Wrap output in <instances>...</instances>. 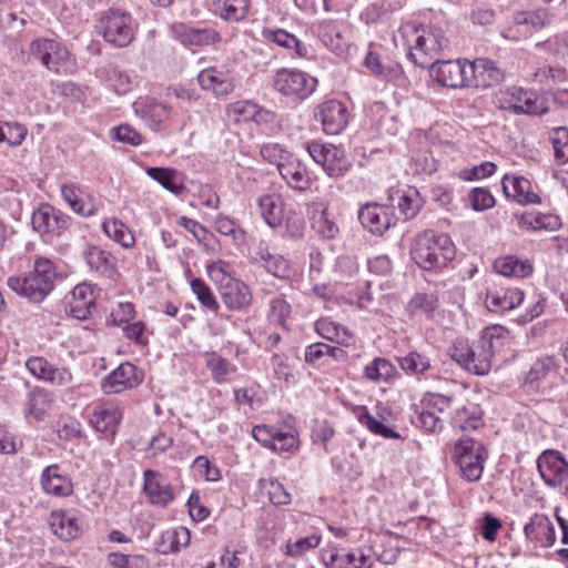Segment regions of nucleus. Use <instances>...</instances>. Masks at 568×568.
<instances>
[{"label": "nucleus", "mask_w": 568, "mask_h": 568, "mask_svg": "<svg viewBox=\"0 0 568 568\" xmlns=\"http://www.w3.org/2000/svg\"><path fill=\"white\" fill-rule=\"evenodd\" d=\"M508 339V331L503 326H490L484 329L480 338L469 344L467 339L458 338L449 347L450 358L463 368L476 375H485L490 371L491 361Z\"/></svg>", "instance_id": "1"}, {"label": "nucleus", "mask_w": 568, "mask_h": 568, "mask_svg": "<svg viewBox=\"0 0 568 568\" xmlns=\"http://www.w3.org/2000/svg\"><path fill=\"white\" fill-rule=\"evenodd\" d=\"M455 246L448 235L427 230L419 233L412 245L410 255L425 271L445 267L455 257Z\"/></svg>", "instance_id": "2"}, {"label": "nucleus", "mask_w": 568, "mask_h": 568, "mask_svg": "<svg viewBox=\"0 0 568 568\" xmlns=\"http://www.w3.org/2000/svg\"><path fill=\"white\" fill-rule=\"evenodd\" d=\"M57 277L53 263L48 258L39 257L28 275L10 276L8 286L30 302L41 303L54 288Z\"/></svg>", "instance_id": "3"}, {"label": "nucleus", "mask_w": 568, "mask_h": 568, "mask_svg": "<svg viewBox=\"0 0 568 568\" xmlns=\"http://www.w3.org/2000/svg\"><path fill=\"white\" fill-rule=\"evenodd\" d=\"M97 32L116 48L128 47L134 39V22L130 13L109 10L95 24Z\"/></svg>", "instance_id": "4"}, {"label": "nucleus", "mask_w": 568, "mask_h": 568, "mask_svg": "<svg viewBox=\"0 0 568 568\" xmlns=\"http://www.w3.org/2000/svg\"><path fill=\"white\" fill-rule=\"evenodd\" d=\"M487 452L484 445L470 437L457 440L453 448V459L459 467L462 477L476 481L481 477Z\"/></svg>", "instance_id": "5"}, {"label": "nucleus", "mask_w": 568, "mask_h": 568, "mask_svg": "<svg viewBox=\"0 0 568 568\" xmlns=\"http://www.w3.org/2000/svg\"><path fill=\"white\" fill-rule=\"evenodd\" d=\"M273 87L284 97L304 100L315 91L317 79L297 69L283 68L274 74Z\"/></svg>", "instance_id": "6"}, {"label": "nucleus", "mask_w": 568, "mask_h": 568, "mask_svg": "<svg viewBox=\"0 0 568 568\" xmlns=\"http://www.w3.org/2000/svg\"><path fill=\"white\" fill-rule=\"evenodd\" d=\"M306 149L311 158L323 168L329 178H341L352 168V162L339 146L313 141L307 144Z\"/></svg>", "instance_id": "7"}, {"label": "nucleus", "mask_w": 568, "mask_h": 568, "mask_svg": "<svg viewBox=\"0 0 568 568\" xmlns=\"http://www.w3.org/2000/svg\"><path fill=\"white\" fill-rule=\"evenodd\" d=\"M448 47V39L437 28L423 29L415 40V45L409 50L408 57L422 68H428L434 59Z\"/></svg>", "instance_id": "8"}, {"label": "nucleus", "mask_w": 568, "mask_h": 568, "mask_svg": "<svg viewBox=\"0 0 568 568\" xmlns=\"http://www.w3.org/2000/svg\"><path fill=\"white\" fill-rule=\"evenodd\" d=\"M430 75L443 87L458 89L468 87L467 60H435L429 67Z\"/></svg>", "instance_id": "9"}, {"label": "nucleus", "mask_w": 568, "mask_h": 568, "mask_svg": "<svg viewBox=\"0 0 568 568\" xmlns=\"http://www.w3.org/2000/svg\"><path fill=\"white\" fill-rule=\"evenodd\" d=\"M538 471L547 486L557 488L568 479V463L557 450H546L537 459Z\"/></svg>", "instance_id": "10"}, {"label": "nucleus", "mask_w": 568, "mask_h": 568, "mask_svg": "<svg viewBox=\"0 0 568 568\" xmlns=\"http://www.w3.org/2000/svg\"><path fill=\"white\" fill-rule=\"evenodd\" d=\"M143 381V373L131 363H122L102 381L101 387L105 394H119L138 387Z\"/></svg>", "instance_id": "11"}, {"label": "nucleus", "mask_w": 568, "mask_h": 568, "mask_svg": "<svg viewBox=\"0 0 568 568\" xmlns=\"http://www.w3.org/2000/svg\"><path fill=\"white\" fill-rule=\"evenodd\" d=\"M504 94L509 97V100L507 105L500 104V108L510 110L515 114L541 115L548 111L537 93L532 91L511 87Z\"/></svg>", "instance_id": "12"}, {"label": "nucleus", "mask_w": 568, "mask_h": 568, "mask_svg": "<svg viewBox=\"0 0 568 568\" xmlns=\"http://www.w3.org/2000/svg\"><path fill=\"white\" fill-rule=\"evenodd\" d=\"M358 220L364 229L375 235H382L396 223L392 209L377 203L363 205L358 211Z\"/></svg>", "instance_id": "13"}, {"label": "nucleus", "mask_w": 568, "mask_h": 568, "mask_svg": "<svg viewBox=\"0 0 568 568\" xmlns=\"http://www.w3.org/2000/svg\"><path fill=\"white\" fill-rule=\"evenodd\" d=\"M314 115L322 123L323 131L326 134H338L348 123L347 109L337 100L323 102L316 108Z\"/></svg>", "instance_id": "14"}, {"label": "nucleus", "mask_w": 568, "mask_h": 568, "mask_svg": "<svg viewBox=\"0 0 568 568\" xmlns=\"http://www.w3.org/2000/svg\"><path fill=\"white\" fill-rule=\"evenodd\" d=\"M219 293L223 304L231 311L246 308L252 303V292L242 281L234 277L220 280Z\"/></svg>", "instance_id": "15"}, {"label": "nucleus", "mask_w": 568, "mask_h": 568, "mask_svg": "<svg viewBox=\"0 0 568 568\" xmlns=\"http://www.w3.org/2000/svg\"><path fill=\"white\" fill-rule=\"evenodd\" d=\"M468 87L486 89L498 84L504 79V72L488 59L467 61Z\"/></svg>", "instance_id": "16"}, {"label": "nucleus", "mask_w": 568, "mask_h": 568, "mask_svg": "<svg viewBox=\"0 0 568 568\" xmlns=\"http://www.w3.org/2000/svg\"><path fill=\"white\" fill-rule=\"evenodd\" d=\"M33 230L40 234L60 233L69 227L70 217L52 205L45 203L33 212L31 216Z\"/></svg>", "instance_id": "17"}, {"label": "nucleus", "mask_w": 568, "mask_h": 568, "mask_svg": "<svg viewBox=\"0 0 568 568\" xmlns=\"http://www.w3.org/2000/svg\"><path fill=\"white\" fill-rule=\"evenodd\" d=\"M171 36L185 47H204L219 41L220 37L211 28H193L182 22H175L170 28Z\"/></svg>", "instance_id": "18"}, {"label": "nucleus", "mask_w": 568, "mask_h": 568, "mask_svg": "<svg viewBox=\"0 0 568 568\" xmlns=\"http://www.w3.org/2000/svg\"><path fill=\"white\" fill-rule=\"evenodd\" d=\"M143 479V490L152 505L165 507L174 499L171 484L165 483L159 471L146 469Z\"/></svg>", "instance_id": "19"}, {"label": "nucleus", "mask_w": 568, "mask_h": 568, "mask_svg": "<svg viewBox=\"0 0 568 568\" xmlns=\"http://www.w3.org/2000/svg\"><path fill=\"white\" fill-rule=\"evenodd\" d=\"M40 483L44 493L54 497H68L73 493L71 479L61 471L57 464L43 469Z\"/></svg>", "instance_id": "20"}, {"label": "nucleus", "mask_w": 568, "mask_h": 568, "mask_svg": "<svg viewBox=\"0 0 568 568\" xmlns=\"http://www.w3.org/2000/svg\"><path fill=\"white\" fill-rule=\"evenodd\" d=\"M524 301V292L517 287L488 290L486 293V307L490 312H505L514 310Z\"/></svg>", "instance_id": "21"}, {"label": "nucleus", "mask_w": 568, "mask_h": 568, "mask_svg": "<svg viewBox=\"0 0 568 568\" xmlns=\"http://www.w3.org/2000/svg\"><path fill=\"white\" fill-rule=\"evenodd\" d=\"M253 261L275 277L285 278L290 275L287 260L283 255L271 253L264 243H260L256 247Z\"/></svg>", "instance_id": "22"}, {"label": "nucleus", "mask_w": 568, "mask_h": 568, "mask_svg": "<svg viewBox=\"0 0 568 568\" xmlns=\"http://www.w3.org/2000/svg\"><path fill=\"white\" fill-rule=\"evenodd\" d=\"M83 257L92 271L108 278H113L116 274V257L110 252L99 246H88Z\"/></svg>", "instance_id": "23"}, {"label": "nucleus", "mask_w": 568, "mask_h": 568, "mask_svg": "<svg viewBox=\"0 0 568 568\" xmlns=\"http://www.w3.org/2000/svg\"><path fill=\"white\" fill-rule=\"evenodd\" d=\"M503 191L507 197H513L520 204H539L540 197L530 191V181L524 176H505Z\"/></svg>", "instance_id": "24"}, {"label": "nucleus", "mask_w": 568, "mask_h": 568, "mask_svg": "<svg viewBox=\"0 0 568 568\" xmlns=\"http://www.w3.org/2000/svg\"><path fill=\"white\" fill-rule=\"evenodd\" d=\"M528 539L540 544L542 547H549L555 542L556 532L554 525L545 515H535L524 527Z\"/></svg>", "instance_id": "25"}, {"label": "nucleus", "mask_w": 568, "mask_h": 568, "mask_svg": "<svg viewBox=\"0 0 568 568\" xmlns=\"http://www.w3.org/2000/svg\"><path fill=\"white\" fill-rule=\"evenodd\" d=\"M94 293L90 284H78L71 292L70 313L78 320H87L94 307Z\"/></svg>", "instance_id": "26"}, {"label": "nucleus", "mask_w": 568, "mask_h": 568, "mask_svg": "<svg viewBox=\"0 0 568 568\" xmlns=\"http://www.w3.org/2000/svg\"><path fill=\"white\" fill-rule=\"evenodd\" d=\"M197 81L202 89L211 90L216 95H227L234 90L232 78L215 68L201 71L197 75Z\"/></svg>", "instance_id": "27"}, {"label": "nucleus", "mask_w": 568, "mask_h": 568, "mask_svg": "<svg viewBox=\"0 0 568 568\" xmlns=\"http://www.w3.org/2000/svg\"><path fill=\"white\" fill-rule=\"evenodd\" d=\"M28 371L36 377L52 384L63 385L70 379L65 369L52 367L43 357H31L26 362Z\"/></svg>", "instance_id": "28"}, {"label": "nucleus", "mask_w": 568, "mask_h": 568, "mask_svg": "<svg viewBox=\"0 0 568 568\" xmlns=\"http://www.w3.org/2000/svg\"><path fill=\"white\" fill-rule=\"evenodd\" d=\"M278 172L287 184L295 190L304 191L311 185L306 168L293 155L281 165Z\"/></svg>", "instance_id": "29"}, {"label": "nucleus", "mask_w": 568, "mask_h": 568, "mask_svg": "<svg viewBox=\"0 0 568 568\" xmlns=\"http://www.w3.org/2000/svg\"><path fill=\"white\" fill-rule=\"evenodd\" d=\"M258 209L265 223L272 229L281 225L284 217V201L278 194H266L258 199Z\"/></svg>", "instance_id": "30"}, {"label": "nucleus", "mask_w": 568, "mask_h": 568, "mask_svg": "<svg viewBox=\"0 0 568 568\" xmlns=\"http://www.w3.org/2000/svg\"><path fill=\"white\" fill-rule=\"evenodd\" d=\"M452 425L463 430L478 429L484 425L480 407L471 403L457 407L452 416Z\"/></svg>", "instance_id": "31"}, {"label": "nucleus", "mask_w": 568, "mask_h": 568, "mask_svg": "<svg viewBox=\"0 0 568 568\" xmlns=\"http://www.w3.org/2000/svg\"><path fill=\"white\" fill-rule=\"evenodd\" d=\"M392 206H397L404 219H413L420 210L423 200L415 187L405 191L397 190L390 195Z\"/></svg>", "instance_id": "32"}, {"label": "nucleus", "mask_w": 568, "mask_h": 568, "mask_svg": "<svg viewBox=\"0 0 568 568\" xmlns=\"http://www.w3.org/2000/svg\"><path fill=\"white\" fill-rule=\"evenodd\" d=\"M494 268L500 275L516 278L528 277L534 272L529 261L519 260L514 255L497 258L494 263Z\"/></svg>", "instance_id": "33"}, {"label": "nucleus", "mask_w": 568, "mask_h": 568, "mask_svg": "<svg viewBox=\"0 0 568 568\" xmlns=\"http://www.w3.org/2000/svg\"><path fill=\"white\" fill-rule=\"evenodd\" d=\"M50 525L54 535L63 540L77 538L80 531L78 519L65 511H53Z\"/></svg>", "instance_id": "34"}, {"label": "nucleus", "mask_w": 568, "mask_h": 568, "mask_svg": "<svg viewBox=\"0 0 568 568\" xmlns=\"http://www.w3.org/2000/svg\"><path fill=\"white\" fill-rule=\"evenodd\" d=\"M213 10L226 21L239 22L246 18L248 0H212Z\"/></svg>", "instance_id": "35"}, {"label": "nucleus", "mask_w": 568, "mask_h": 568, "mask_svg": "<svg viewBox=\"0 0 568 568\" xmlns=\"http://www.w3.org/2000/svg\"><path fill=\"white\" fill-rule=\"evenodd\" d=\"M122 419V413L116 407L100 408L94 410L91 417V424L101 433L113 436Z\"/></svg>", "instance_id": "36"}, {"label": "nucleus", "mask_w": 568, "mask_h": 568, "mask_svg": "<svg viewBox=\"0 0 568 568\" xmlns=\"http://www.w3.org/2000/svg\"><path fill=\"white\" fill-rule=\"evenodd\" d=\"M146 174L173 194H180L184 189L182 175L174 169L148 168Z\"/></svg>", "instance_id": "37"}, {"label": "nucleus", "mask_w": 568, "mask_h": 568, "mask_svg": "<svg viewBox=\"0 0 568 568\" xmlns=\"http://www.w3.org/2000/svg\"><path fill=\"white\" fill-rule=\"evenodd\" d=\"M226 114L235 122L254 120L256 122L267 115L268 112L263 111L256 103L252 101H236L227 105Z\"/></svg>", "instance_id": "38"}, {"label": "nucleus", "mask_w": 568, "mask_h": 568, "mask_svg": "<svg viewBox=\"0 0 568 568\" xmlns=\"http://www.w3.org/2000/svg\"><path fill=\"white\" fill-rule=\"evenodd\" d=\"M316 34L325 47L332 51H343L346 41L339 26L334 21H323L316 26Z\"/></svg>", "instance_id": "39"}, {"label": "nucleus", "mask_w": 568, "mask_h": 568, "mask_svg": "<svg viewBox=\"0 0 568 568\" xmlns=\"http://www.w3.org/2000/svg\"><path fill=\"white\" fill-rule=\"evenodd\" d=\"M61 195L73 212L81 216H92L95 214V207L91 203H85L82 197V191L74 184L61 186Z\"/></svg>", "instance_id": "40"}, {"label": "nucleus", "mask_w": 568, "mask_h": 568, "mask_svg": "<svg viewBox=\"0 0 568 568\" xmlns=\"http://www.w3.org/2000/svg\"><path fill=\"white\" fill-rule=\"evenodd\" d=\"M316 332L324 338L336 342L342 345H348L353 335L344 326L331 321L329 318H320L315 323Z\"/></svg>", "instance_id": "41"}, {"label": "nucleus", "mask_w": 568, "mask_h": 568, "mask_svg": "<svg viewBox=\"0 0 568 568\" xmlns=\"http://www.w3.org/2000/svg\"><path fill=\"white\" fill-rule=\"evenodd\" d=\"M369 557L361 552H331L325 565L329 568H369Z\"/></svg>", "instance_id": "42"}, {"label": "nucleus", "mask_w": 568, "mask_h": 568, "mask_svg": "<svg viewBox=\"0 0 568 568\" xmlns=\"http://www.w3.org/2000/svg\"><path fill=\"white\" fill-rule=\"evenodd\" d=\"M205 366L210 371L213 381L217 384L225 383L229 375L236 371V367L229 359L215 353L206 356Z\"/></svg>", "instance_id": "43"}, {"label": "nucleus", "mask_w": 568, "mask_h": 568, "mask_svg": "<svg viewBox=\"0 0 568 568\" xmlns=\"http://www.w3.org/2000/svg\"><path fill=\"white\" fill-rule=\"evenodd\" d=\"M52 397L42 388H34L28 394L27 413L41 419L42 416L51 408Z\"/></svg>", "instance_id": "44"}, {"label": "nucleus", "mask_w": 568, "mask_h": 568, "mask_svg": "<svg viewBox=\"0 0 568 568\" xmlns=\"http://www.w3.org/2000/svg\"><path fill=\"white\" fill-rule=\"evenodd\" d=\"M104 233L113 241L128 248L134 244V236L129 227L120 220L113 219L102 224Z\"/></svg>", "instance_id": "45"}, {"label": "nucleus", "mask_w": 568, "mask_h": 568, "mask_svg": "<svg viewBox=\"0 0 568 568\" xmlns=\"http://www.w3.org/2000/svg\"><path fill=\"white\" fill-rule=\"evenodd\" d=\"M438 307V297L434 293H416L407 304L412 315L424 314L429 316Z\"/></svg>", "instance_id": "46"}, {"label": "nucleus", "mask_w": 568, "mask_h": 568, "mask_svg": "<svg viewBox=\"0 0 568 568\" xmlns=\"http://www.w3.org/2000/svg\"><path fill=\"white\" fill-rule=\"evenodd\" d=\"M412 423L416 427L423 428L429 433L439 432L444 427V422L438 415L422 406L420 409H415L414 415H412Z\"/></svg>", "instance_id": "47"}, {"label": "nucleus", "mask_w": 568, "mask_h": 568, "mask_svg": "<svg viewBox=\"0 0 568 568\" xmlns=\"http://www.w3.org/2000/svg\"><path fill=\"white\" fill-rule=\"evenodd\" d=\"M399 366L408 374L419 375L429 371L432 365L429 358L418 352H409L406 356L398 358Z\"/></svg>", "instance_id": "48"}, {"label": "nucleus", "mask_w": 568, "mask_h": 568, "mask_svg": "<svg viewBox=\"0 0 568 568\" xmlns=\"http://www.w3.org/2000/svg\"><path fill=\"white\" fill-rule=\"evenodd\" d=\"M190 285L203 307L212 312L219 311L220 305L212 290L201 278H193Z\"/></svg>", "instance_id": "49"}, {"label": "nucleus", "mask_w": 568, "mask_h": 568, "mask_svg": "<svg viewBox=\"0 0 568 568\" xmlns=\"http://www.w3.org/2000/svg\"><path fill=\"white\" fill-rule=\"evenodd\" d=\"M550 141L554 148V155L558 163L568 162V129L564 126L551 131Z\"/></svg>", "instance_id": "50"}, {"label": "nucleus", "mask_w": 568, "mask_h": 568, "mask_svg": "<svg viewBox=\"0 0 568 568\" xmlns=\"http://www.w3.org/2000/svg\"><path fill=\"white\" fill-rule=\"evenodd\" d=\"M550 21L549 14L546 9H537L534 11H523L515 16V22L517 24H528L532 29L539 30L548 24Z\"/></svg>", "instance_id": "51"}, {"label": "nucleus", "mask_w": 568, "mask_h": 568, "mask_svg": "<svg viewBox=\"0 0 568 568\" xmlns=\"http://www.w3.org/2000/svg\"><path fill=\"white\" fill-rule=\"evenodd\" d=\"M394 372V366L384 358H375L369 365L365 367L364 374L365 377L378 382V381H387L392 377Z\"/></svg>", "instance_id": "52"}, {"label": "nucleus", "mask_w": 568, "mask_h": 568, "mask_svg": "<svg viewBox=\"0 0 568 568\" xmlns=\"http://www.w3.org/2000/svg\"><path fill=\"white\" fill-rule=\"evenodd\" d=\"M108 562L114 568H148V561L143 555L129 556L120 552H111Z\"/></svg>", "instance_id": "53"}, {"label": "nucleus", "mask_w": 568, "mask_h": 568, "mask_svg": "<svg viewBox=\"0 0 568 568\" xmlns=\"http://www.w3.org/2000/svg\"><path fill=\"white\" fill-rule=\"evenodd\" d=\"M260 153L264 160L275 164L277 170L292 156V154L278 143L263 144Z\"/></svg>", "instance_id": "54"}, {"label": "nucleus", "mask_w": 568, "mask_h": 568, "mask_svg": "<svg viewBox=\"0 0 568 568\" xmlns=\"http://www.w3.org/2000/svg\"><path fill=\"white\" fill-rule=\"evenodd\" d=\"M27 132L24 125L7 122L0 125V142H7L11 146L19 145L26 139Z\"/></svg>", "instance_id": "55"}, {"label": "nucleus", "mask_w": 568, "mask_h": 568, "mask_svg": "<svg viewBox=\"0 0 568 568\" xmlns=\"http://www.w3.org/2000/svg\"><path fill=\"white\" fill-rule=\"evenodd\" d=\"M453 400L454 399L450 396L427 392L423 396L420 404L422 407H426L438 415V413H444L446 409H448L452 406Z\"/></svg>", "instance_id": "56"}, {"label": "nucleus", "mask_w": 568, "mask_h": 568, "mask_svg": "<svg viewBox=\"0 0 568 568\" xmlns=\"http://www.w3.org/2000/svg\"><path fill=\"white\" fill-rule=\"evenodd\" d=\"M141 115L146 121L160 124L170 116V108L161 102L152 101L142 108Z\"/></svg>", "instance_id": "57"}, {"label": "nucleus", "mask_w": 568, "mask_h": 568, "mask_svg": "<svg viewBox=\"0 0 568 568\" xmlns=\"http://www.w3.org/2000/svg\"><path fill=\"white\" fill-rule=\"evenodd\" d=\"M111 136L119 142L126 143L132 146H138L143 142L142 134L129 124H121L118 128L112 129Z\"/></svg>", "instance_id": "58"}, {"label": "nucleus", "mask_w": 568, "mask_h": 568, "mask_svg": "<svg viewBox=\"0 0 568 568\" xmlns=\"http://www.w3.org/2000/svg\"><path fill=\"white\" fill-rule=\"evenodd\" d=\"M361 423L366 426L372 433L379 435L384 438H398L399 435L396 430L393 428L386 426L382 422L377 420L374 416H372L369 413H364L359 417Z\"/></svg>", "instance_id": "59"}, {"label": "nucleus", "mask_w": 568, "mask_h": 568, "mask_svg": "<svg viewBox=\"0 0 568 568\" xmlns=\"http://www.w3.org/2000/svg\"><path fill=\"white\" fill-rule=\"evenodd\" d=\"M270 321L284 326L291 314V305L282 297H274L270 303Z\"/></svg>", "instance_id": "60"}, {"label": "nucleus", "mask_w": 568, "mask_h": 568, "mask_svg": "<svg viewBox=\"0 0 568 568\" xmlns=\"http://www.w3.org/2000/svg\"><path fill=\"white\" fill-rule=\"evenodd\" d=\"M312 227L314 231L326 239H334L338 233L337 225L329 220L326 211H322L314 216Z\"/></svg>", "instance_id": "61"}, {"label": "nucleus", "mask_w": 568, "mask_h": 568, "mask_svg": "<svg viewBox=\"0 0 568 568\" xmlns=\"http://www.w3.org/2000/svg\"><path fill=\"white\" fill-rule=\"evenodd\" d=\"M55 48V40L51 39H37L32 41L29 45L30 55L39 60L42 65L48 64V60L50 58V50Z\"/></svg>", "instance_id": "62"}, {"label": "nucleus", "mask_w": 568, "mask_h": 568, "mask_svg": "<svg viewBox=\"0 0 568 568\" xmlns=\"http://www.w3.org/2000/svg\"><path fill=\"white\" fill-rule=\"evenodd\" d=\"M469 200L475 211H484L490 209L495 204V199L489 190L484 187H476L470 191Z\"/></svg>", "instance_id": "63"}, {"label": "nucleus", "mask_w": 568, "mask_h": 568, "mask_svg": "<svg viewBox=\"0 0 568 568\" xmlns=\"http://www.w3.org/2000/svg\"><path fill=\"white\" fill-rule=\"evenodd\" d=\"M321 542V537L317 535H311L304 538L296 540L293 544H288L286 546V554L291 557H300L306 550L316 548Z\"/></svg>", "instance_id": "64"}]
</instances>
